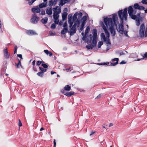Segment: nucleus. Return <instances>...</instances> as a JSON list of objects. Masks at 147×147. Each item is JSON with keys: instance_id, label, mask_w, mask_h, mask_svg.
Listing matches in <instances>:
<instances>
[{"instance_id": "nucleus-64", "label": "nucleus", "mask_w": 147, "mask_h": 147, "mask_svg": "<svg viewBox=\"0 0 147 147\" xmlns=\"http://www.w3.org/2000/svg\"><path fill=\"white\" fill-rule=\"evenodd\" d=\"M17 56L20 58H21V59H22V55H21V54H18L17 55Z\"/></svg>"}, {"instance_id": "nucleus-39", "label": "nucleus", "mask_w": 147, "mask_h": 147, "mask_svg": "<svg viewBox=\"0 0 147 147\" xmlns=\"http://www.w3.org/2000/svg\"><path fill=\"white\" fill-rule=\"evenodd\" d=\"M56 26V24L53 23L51 24V28L52 29H54L55 28Z\"/></svg>"}, {"instance_id": "nucleus-6", "label": "nucleus", "mask_w": 147, "mask_h": 147, "mask_svg": "<svg viewBox=\"0 0 147 147\" xmlns=\"http://www.w3.org/2000/svg\"><path fill=\"white\" fill-rule=\"evenodd\" d=\"M39 19V18L37 16L36 14H33L32 15L31 21L32 23L36 24L38 22Z\"/></svg>"}, {"instance_id": "nucleus-1", "label": "nucleus", "mask_w": 147, "mask_h": 147, "mask_svg": "<svg viewBox=\"0 0 147 147\" xmlns=\"http://www.w3.org/2000/svg\"><path fill=\"white\" fill-rule=\"evenodd\" d=\"M112 15V18H104V21L106 26L107 27H109L111 36H114L116 34L114 27L115 26L116 28H118L117 27L118 18L116 13H114Z\"/></svg>"}, {"instance_id": "nucleus-63", "label": "nucleus", "mask_w": 147, "mask_h": 147, "mask_svg": "<svg viewBox=\"0 0 147 147\" xmlns=\"http://www.w3.org/2000/svg\"><path fill=\"white\" fill-rule=\"evenodd\" d=\"M77 26V24L76 23H75L72 26V27L76 29V27Z\"/></svg>"}, {"instance_id": "nucleus-42", "label": "nucleus", "mask_w": 147, "mask_h": 147, "mask_svg": "<svg viewBox=\"0 0 147 147\" xmlns=\"http://www.w3.org/2000/svg\"><path fill=\"white\" fill-rule=\"evenodd\" d=\"M45 69H46L48 67L47 65L45 63H42L41 65Z\"/></svg>"}, {"instance_id": "nucleus-26", "label": "nucleus", "mask_w": 147, "mask_h": 147, "mask_svg": "<svg viewBox=\"0 0 147 147\" xmlns=\"http://www.w3.org/2000/svg\"><path fill=\"white\" fill-rule=\"evenodd\" d=\"M100 23L101 25H102V28L103 29V30L104 31V32L107 31L108 30H107L106 27L104 25L103 22H100Z\"/></svg>"}, {"instance_id": "nucleus-36", "label": "nucleus", "mask_w": 147, "mask_h": 147, "mask_svg": "<svg viewBox=\"0 0 147 147\" xmlns=\"http://www.w3.org/2000/svg\"><path fill=\"white\" fill-rule=\"evenodd\" d=\"M139 5L138 3H135L134 6V8L135 9H138L139 8Z\"/></svg>"}, {"instance_id": "nucleus-53", "label": "nucleus", "mask_w": 147, "mask_h": 147, "mask_svg": "<svg viewBox=\"0 0 147 147\" xmlns=\"http://www.w3.org/2000/svg\"><path fill=\"white\" fill-rule=\"evenodd\" d=\"M143 58H147V52L145 53L143 56Z\"/></svg>"}, {"instance_id": "nucleus-17", "label": "nucleus", "mask_w": 147, "mask_h": 147, "mask_svg": "<svg viewBox=\"0 0 147 147\" xmlns=\"http://www.w3.org/2000/svg\"><path fill=\"white\" fill-rule=\"evenodd\" d=\"M67 13L66 12H63L62 13V17L63 21H64L67 19Z\"/></svg>"}, {"instance_id": "nucleus-16", "label": "nucleus", "mask_w": 147, "mask_h": 147, "mask_svg": "<svg viewBox=\"0 0 147 147\" xmlns=\"http://www.w3.org/2000/svg\"><path fill=\"white\" fill-rule=\"evenodd\" d=\"M47 6V2L42 3L40 4L39 5V7L40 8L43 7H46Z\"/></svg>"}, {"instance_id": "nucleus-62", "label": "nucleus", "mask_w": 147, "mask_h": 147, "mask_svg": "<svg viewBox=\"0 0 147 147\" xmlns=\"http://www.w3.org/2000/svg\"><path fill=\"white\" fill-rule=\"evenodd\" d=\"M41 64L40 61H37L36 62V65H37L38 66V65H40Z\"/></svg>"}, {"instance_id": "nucleus-31", "label": "nucleus", "mask_w": 147, "mask_h": 147, "mask_svg": "<svg viewBox=\"0 0 147 147\" xmlns=\"http://www.w3.org/2000/svg\"><path fill=\"white\" fill-rule=\"evenodd\" d=\"M130 16L131 17V18L132 19L135 20H136V19H137L138 18H139V17H137L136 15H133V14H132Z\"/></svg>"}, {"instance_id": "nucleus-20", "label": "nucleus", "mask_w": 147, "mask_h": 147, "mask_svg": "<svg viewBox=\"0 0 147 147\" xmlns=\"http://www.w3.org/2000/svg\"><path fill=\"white\" fill-rule=\"evenodd\" d=\"M48 20V18L47 17H45L42 19L41 20V22L42 23L44 24H46L47 23Z\"/></svg>"}, {"instance_id": "nucleus-19", "label": "nucleus", "mask_w": 147, "mask_h": 147, "mask_svg": "<svg viewBox=\"0 0 147 147\" xmlns=\"http://www.w3.org/2000/svg\"><path fill=\"white\" fill-rule=\"evenodd\" d=\"M93 38V36L91 34H90L88 38L87 41L89 43H91L92 41V38Z\"/></svg>"}, {"instance_id": "nucleus-4", "label": "nucleus", "mask_w": 147, "mask_h": 147, "mask_svg": "<svg viewBox=\"0 0 147 147\" xmlns=\"http://www.w3.org/2000/svg\"><path fill=\"white\" fill-rule=\"evenodd\" d=\"M93 34V38L92 39V43L93 44L96 46L97 43V30L96 29H94L92 31Z\"/></svg>"}, {"instance_id": "nucleus-48", "label": "nucleus", "mask_w": 147, "mask_h": 147, "mask_svg": "<svg viewBox=\"0 0 147 147\" xmlns=\"http://www.w3.org/2000/svg\"><path fill=\"white\" fill-rule=\"evenodd\" d=\"M78 16V18L81 17L82 16V14L81 12H79V13H77Z\"/></svg>"}, {"instance_id": "nucleus-5", "label": "nucleus", "mask_w": 147, "mask_h": 147, "mask_svg": "<svg viewBox=\"0 0 147 147\" xmlns=\"http://www.w3.org/2000/svg\"><path fill=\"white\" fill-rule=\"evenodd\" d=\"M145 26L144 23L142 24L140 26L139 35L140 37H143L144 36Z\"/></svg>"}, {"instance_id": "nucleus-23", "label": "nucleus", "mask_w": 147, "mask_h": 147, "mask_svg": "<svg viewBox=\"0 0 147 147\" xmlns=\"http://www.w3.org/2000/svg\"><path fill=\"white\" fill-rule=\"evenodd\" d=\"M68 31V28H64L61 31V33L62 34H64L67 32Z\"/></svg>"}, {"instance_id": "nucleus-50", "label": "nucleus", "mask_w": 147, "mask_h": 147, "mask_svg": "<svg viewBox=\"0 0 147 147\" xmlns=\"http://www.w3.org/2000/svg\"><path fill=\"white\" fill-rule=\"evenodd\" d=\"M146 1L147 0H142L141 2L143 4H147V2Z\"/></svg>"}, {"instance_id": "nucleus-43", "label": "nucleus", "mask_w": 147, "mask_h": 147, "mask_svg": "<svg viewBox=\"0 0 147 147\" xmlns=\"http://www.w3.org/2000/svg\"><path fill=\"white\" fill-rule=\"evenodd\" d=\"M105 32L106 35L107 37L108 38H109V37L110 35H109V34L108 31V30Z\"/></svg>"}, {"instance_id": "nucleus-60", "label": "nucleus", "mask_w": 147, "mask_h": 147, "mask_svg": "<svg viewBox=\"0 0 147 147\" xmlns=\"http://www.w3.org/2000/svg\"><path fill=\"white\" fill-rule=\"evenodd\" d=\"M82 22V24L81 25V26L84 27V26L85 25L86 22Z\"/></svg>"}, {"instance_id": "nucleus-29", "label": "nucleus", "mask_w": 147, "mask_h": 147, "mask_svg": "<svg viewBox=\"0 0 147 147\" xmlns=\"http://www.w3.org/2000/svg\"><path fill=\"white\" fill-rule=\"evenodd\" d=\"M18 63H15L16 66V67L17 68H19V66H21V67H22L20 61L18 59Z\"/></svg>"}, {"instance_id": "nucleus-8", "label": "nucleus", "mask_w": 147, "mask_h": 147, "mask_svg": "<svg viewBox=\"0 0 147 147\" xmlns=\"http://www.w3.org/2000/svg\"><path fill=\"white\" fill-rule=\"evenodd\" d=\"M62 93L64 95L68 96H71L72 95H73L75 94V93L74 92H65L64 90L61 91Z\"/></svg>"}, {"instance_id": "nucleus-12", "label": "nucleus", "mask_w": 147, "mask_h": 147, "mask_svg": "<svg viewBox=\"0 0 147 147\" xmlns=\"http://www.w3.org/2000/svg\"><path fill=\"white\" fill-rule=\"evenodd\" d=\"M4 54V57L5 58L8 59L9 58V54L8 53V52L7 51V49H6L3 50Z\"/></svg>"}, {"instance_id": "nucleus-27", "label": "nucleus", "mask_w": 147, "mask_h": 147, "mask_svg": "<svg viewBox=\"0 0 147 147\" xmlns=\"http://www.w3.org/2000/svg\"><path fill=\"white\" fill-rule=\"evenodd\" d=\"M136 25L138 26H139L140 24V18H138L137 19H136Z\"/></svg>"}, {"instance_id": "nucleus-14", "label": "nucleus", "mask_w": 147, "mask_h": 147, "mask_svg": "<svg viewBox=\"0 0 147 147\" xmlns=\"http://www.w3.org/2000/svg\"><path fill=\"white\" fill-rule=\"evenodd\" d=\"M127 53V52L126 51H117L116 52V53L117 54H119L120 56L124 55L125 54V53Z\"/></svg>"}, {"instance_id": "nucleus-11", "label": "nucleus", "mask_w": 147, "mask_h": 147, "mask_svg": "<svg viewBox=\"0 0 147 147\" xmlns=\"http://www.w3.org/2000/svg\"><path fill=\"white\" fill-rule=\"evenodd\" d=\"M128 10L129 16H131L133 13L134 10H133L132 6H130L128 7Z\"/></svg>"}, {"instance_id": "nucleus-24", "label": "nucleus", "mask_w": 147, "mask_h": 147, "mask_svg": "<svg viewBox=\"0 0 147 147\" xmlns=\"http://www.w3.org/2000/svg\"><path fill=\"white\" fill-rule=\"evenodd\" d=\"M100 38L101 40H105L106 38L105 34L103 33H101L100 34Z\"/></svg>"}, {"instance_id": "nucleus-13", "label": "nucleus", "mask_w": 147, "mask_h": 147, "mask_svg": "<svg viewBox=\"0 0 147 147\" xmlns=\"http://www.w3.org/2000/svg\"><path fill=\"white\" fill-rule=\"evenodd\" d=\"M46 13L49 15H51L52 13V8H47L46 11Z\"/></svg>"}, {"instance_id": "nucleus-22", "label": "nucleus", "mask_w": 147, "mask_h": 147, "mask_svg": "<svg viewBox=\"0 0 147 147\" xmlns=\"http://www.w3.org/2000/svg\"><path fill=\"white\" fill-rule=\"evenodd\" d=\"M44 52L47 55H49L50 56H51L52 55V53L51 51H49L47 50L44 51Z\"/></svg>"}, {"instance_id": "nucleus-25", "label": "nucleus", "mask_w": 147, "mask_h": 147, "mask_svg": "<svg viewBox=\"0 0 147 147\" xmlns=\"http://www.w3.org/2000/svg\"><path fill=\"white\" fill-rule=\"evenodd\" d=\"M104 41L106 42L107 45H110L111 44L110 39L109 38H106L105 40H104Z\"/></svg>"}, {"instance_id": "nucleus-37", "label": "nucleus", "mask_w": 147, "mask_h": 147, "mask_svg": "<svg viewBox=\"0 0 147 147\" xmlns=\"http://www.w3.org/2000/svg\"><path fill=\"white\" fill-rule=\"evenodd\" d=\"M103 44L102 41H99L98 44V48H100L101 46Z\"/></svg>"}, {"instance_id": "nucleus-35", "label": "nucleus", "mask_w": 147, "mask_h": 147, "mask_svg": "<svg viewBox=\"0 0 147 147\" xmlns=\"http://www.w3.org/2000/svg\"><path fill=\"white\" fill-rule=\"evenodd\" d=\"M49 6L51 7L52 6H54V4L53 2V0H51L49 2L48 4Z\"/></svg>"}, {"instance_id": "nucleus-44", "label": "nucleus", "mask_w": 147, "mask_h": 147, "mask_svg": "<svg viewBox=\"0 0 147 147\" xmlns=\"http://www.w3.org/2000/svg\"><path fill=\"white\" fill-rule=\"evenodd\" d=\"M145 9V8L142 6H139L138 9L140 10H144Z\"/></svg>"}, {"instance_id": "nucleus-61", "label": "nucleus", "mask_w": 147, "mask_h": 147, "mask_svg": "<svg viewBox=\"0 0 147 147\" xmlns=\"http://www.w3.org/2000/svg\"><path fill=\"white\" fill-rule=\"evenodd\" d=\"M82 22V24L81 25V26L84 27V26L85 25L86 22Z\"/></svg>"}, {"instance_id": "nucleus-34", "label": "nucleus", "mask_w": 147, "mask_h": 147, "mask_svg": "<svg viewBox=\"0 0 147 147\" xmlns=\"http://www.w3.org/2000/svg\"><path fill=\"white\" fill-rule=\"evenodd\" d=\"M90 30V28L89 26H87L85 30V34L86 35L88 34Z\"/></svg>"}, {"instance_id": "nucleus-40", "label": "nucleus", "mask_w": 147, "mask_h": 147, "mask_svg": "<svg viewBox=\"0 0 147 147\" xmlns=\"http://www.w3.org/2000/svg\"><path fill=\"white\" fill-rule=\"evenodd\" d=\"M118 63V62H116L114 63H111V66H115Z\"/></svg>"}, {"instance_id": "nucleus-58", "label": "nucleus", "mask_w": 147, "mask_h": 147, "mask_svg": "<svg viewBox=\"0 0 147 147\" xmlns=\"http://www.w3.org/2000/svg\"><path fill=\"white\" fill-rule=\"evenodd\" d=\"M57 1V0H54V1H53V2L54 4V6H55L56 5Z\"/></svg>"}, {"instance_id": "nucleus-32", "label": "nucleus", "mask_w": 147, "mask_h": 147, "mask_svg": "<svg viewBox=\"0 0 147 147\" xmlns=\"http://www.w3.org/2000/svg\"><path fill=\"white\" fill-rule=\"evenodd\" d=\"M87 20V16H84L82 18L81 21V22H86Z\"/></svg>"}, {"instance_id": "nucleus-2", "label": "nucleus", "mask_w": 147, "mask_h": 147, "mask_svg": "<svg viewBox=\"0 0 147 147\" xmlns=\"http://www.w3.org/2000/svg\"><path fill=\"white\" fill-rule=\"evenodd\" d=\"M118 16L121 20V23L119 24V27L117 28V30L121 34H123V18L125 20H127V9L126 8L124 9L123 12L122 10L118 11Z\"/></svg>"}, {"instance_id": "nucleus-49", "label": "nucleus", "mask_w": 147, "mask_h": 147, "mask_svg": "<svg viewBox=\"0 0 147 147\" xmlns=\"http://www.w3.org/2000/svg\"><path fill=\"white\" fill-rule=\"evenodd\" d=\"M36 1V0H32L31 1H29L28 2V4L30 5H31Z\"/></svg>"}, {"instance_id": "nucleus-59", "label": "nucleus", "mask_w": 147, "mask_h": 147, "mask_svg": "<svg viewBox=\"0 0 147 147\" xmlns=\"http://www.w3.org/2000/svg\"><path fill=\"white\" fill-rule=\"evenodd\" d=\"M107 48L106 51H107L111 49V47L110 46H109V45H107Z\"/></svg>"}, {"instance_id": "nucleus-51", "label": "nucleus", "mask_w": 147, "mask_h": 147, "mask_svg": "<svg viewBox=\"0 0 147 147\" xmlns=\"http://www.w3.org/2000/svg\"><path fill=\"white\" fill-rule=\"evenodd\" d=\"M40 14L42 15H45V11L44 10H42Z\"/></svg>"}, {"instance_id": "nucleus-30", "label": "nucleus", "mask_w": 147, "mask_h": 147, "mask_svg": "<svg viewBox=\"0 0 147 147\" xmlns=\"http://www.w3.org/2000/svg\"><path fill=\"white\" fill-rule=\"evenodd\" d=\"M39 69L40 71L43 73H44V72H45L47 70V69H46L43 68L41 67H39Z\"/></svg>"}, {"instance_id": "nucleus-47", "label": "nucleus", "mask_w": 147, "mask_h": 147, "mask_svg": "<svg viewBox=\"0 0 147 147\" xmlns=\"http://www.w3.org/2000/svg\"><path fill=\"white\" fill-rule=\"evenodd\" d=\"M119 60V59L118 58H115L114 59H112L111 60L112 61H116V62H118Z\"/></svg>"}, {"instance_id": "nucleus-41", "label": "nucleus", "mask_w": 147, "mask_h": 147, "mask_svg": "<svg viewBox=\"0 0 147 147\" xmlns=\"http://www.w3.org/2000/svg\"><path fill=\"white\" fill-rule=\"evenodd\" d=\"M128 32L127 30H123V33L127 37H129L128 35L127 34Z\"/></svg>"}, {"instance_id": "nucleus-33", "label": "nucleus", "mask_w": 147, "mask_h": 147, "mask_svg": "<svg viewBox=\"0 0 147 147\" xmlns=\"http://www.w3.org/2000/svg\"><path fill=\"white\" fill-rule=\"evenodd\" d=\"M66 2L63 0H60V3L59 5L60 6H62L66 3Z\"/></svg>"}, {"instance_id": "nucleus-45", "label": "nucleus", "mask_w": 147, "mask_h": 147, "mask_svg": "<svg viewBox=\"0 0 147 147\" xmlns=\"http://www.w3.org/2000/svg\"><path fill=\"white\" fill-rule=\"evenodd\" d=\"M68 23L73 22V21H72V17H70L69 18H68Z\"/></svg>"}, {"instance_id": "nucleus-15", "label": "nucleus", "mask_w": 147, "mask_h": 147, "mask_svg": "<svg viewBox=\"0 0 147 147\" xmlns=\"http://www.w3.org/2000/svg\"><path fill=\"white\" fill-rule=\"evenodd\" d=\"M76 28L71 27L70 32V35L71 36L73 35L76 32Z\"/></svg>"}, {"instance_id": "nucleus-38", "label": "nucleus", "mask_w": 147, "mask_h": 147, "mask_svg": "<svg viewBox=\"0 0 147 147\" xmlns=\"http://www.w3.org/2000/svg\"><path fill=\"white\" fill-rule=\"evenodd\" d=\"M109 62H104L103 63H98V64L99 65H106L109 64Z\"/></svg>"}, {"instance_id": "nucleus-10", "label": "nucleus", "mask_w": 147, "mask_h": 147, "mask_svg": "<svg viewBox=\"0 0 147 147\" xmlns=\"http://www.w3.org/2000/svg\"><path fill=\"white\" fill-rule=\"evenodd\" d=\"M78 16L77 12L74 15L73 17V21L74 20H76V22H77L79 24L80 22V21L79 20H78V19H77V16Z\"/></svg>"}, {"instance_id": "nucleus-57", "label": "nucleus", "mask_w": 147, "mask_h": 147, "mask_svg": "<svg viewBox=\"0 0 147 147\" xmlns=\"http://www.w3.org/2000/svg\"><path fill=\"white\" fill-rule=\"evenodd\" d=\"M101 94H99L96 98L95 99H98L100 98L101 97Z\"/></svg>"}, {"instance_id": "nucleus-7", "label": "nucleus", "mask_w": 147, "mask_h": 147, "mask_svg": "<svg viewBox=\"0 0 147 147\" xmlns=\"http://www.w3.org/2000/svg\"><path fill=\"white\" fill-rule=\"evenodd\" d=\"M26 33L28 35L32 36L38 35V34L36 33L35 31L32 30H27Z\"/></svg>"}, {"instance_id": "nucleus-18", "label": "nucleus", "mask_w": 147, "mask_h": 147, "mask_svg": "<svg viewBox=\"0 0 147 147\" xmlns=\"http://www.w3.org/2000/svg\"><path fill=\"white\" fill-rule=\"evenodd\" d=\"M95 46L94 44H88L86 46V48L88 49H92Z\"/></svg>"}, {"instance_id": "nucleus-55", "label": "nucleus", "mask_w": 147, "mask_h": 147, "mask_svg": "<svg viewBox=\"0 0 147 147\" xmlns=\"http://www.w3.org/2000/svg\"><path fill=\"white\" fill-rule=\"evenodd\" d=\"M17 46H15L14 47V54H15L17 52Z\"/></svg>"}, {"instance_id": "nucleus-21", "label": "nucleus", "mask_w": 147, "mask_h": 147, "mask_svg": "<svg viewBox=\"0 0 147 147\" xmlns=\"http://www.w3.org/2000/svg\"><path fill=\"white\" fill-rule=\"evenodd\" d=\"M64 88L66 91H69L71 90V88L69 85H67L65 86Z\"/></svg>"}, {"instance_id": "nucleus-46", "label": "nucleus", "mask_w": 147, "mask_h": 147, "mask_svg": "<svg viewBox=\"0 0 147 147\" xmlns=\"http://www.w3.org/2000/svg\"><path fill=\"white\" fill-rule=\"evenodd\" d=\"M55 20L54 22L55 24H58L59 22V20L58 19H54Z\"/></svg>"}, {"instance_id": "nucleus-9", "label": "nucleus", "mask_w": 147, "mask_h": 147, "mask_svg": "<svg viewBox=\"0 0 147 147\" xmlns=\"http://www.w3.org/2000/svg\"><path fill=\"white\" fill-rule=\"evenodd\" d=\"M32 11L34 14L40 12V8L39 7L32 8L31 9Z\"/></svg>"}, {"instance_id": "nucleus-52", "label": "nucleus", "mask_w": 147, "mask_h": 147, "mask_svg": "<svg viewBox=\"0 0 147 147\" xmlns=\"http://www.w3.org/2000/svg\"><path fill=\"white\" fill-rule=\"evenodd\" d=\"M67 24L66 22H65L63 25V27L64 28H67Z\"/></svg>"}, {"instance_id": "nucleus-56", "label": "nucleus", "mask_w": 147, "mask_h": 147, "mask_svg": "<svg viewBox=\"0 0 147 147\" xmlns=\"http://www.w3.org/2000/svg\"><path fill=\"white\" fill-rule=\"evenodd\" d=\"M144 36L146 37H147V27L145 30Z\"/></svg>"}, {"instance_id": "nucleus-54", "label": "nucleus", "mask_w": 147, "mask_h": 147, "mask_svg": "<svg viewBox=\"0 0 147 147\" xmlns=\"http://www.w3.org/2000/svg\"><path fill=\"white\" fill-rule=\"evenodd\" d=\"M19 126L20 127L22 126V124L20 119H19Z\"/></svg>"}, {"instance_id": "nucleus-28", "label": "nucleus", "mask_w": 147, "mask_h": 147, "mask_svg": "<svg viewBox=\"0 0 147 147\" xmlns=\"http://www.w3.org/2000/svg\"><path fill=\"white\" fill-rule=\"evenodd\" d=\"M37 76L41 78H42L44 75V73L40 71L37 74Z\"/></svg>"}, {"instance_id": "nucleus-3", "label": "nucleus", "mask_w": 147, "mask_h": 147, "mask_svg": "<svg viewBox=\"0 0 147 147\" xmlns=\"http://www.w3.org/2000/svg\"><path fill=\"white\" fill-rule=\"evenodd\" d=\"M53 17L54 19H58L59 17L58 14L61 11V8L58 6H56L55 7L53 8Z\"/></svg>"}]
</instances>
